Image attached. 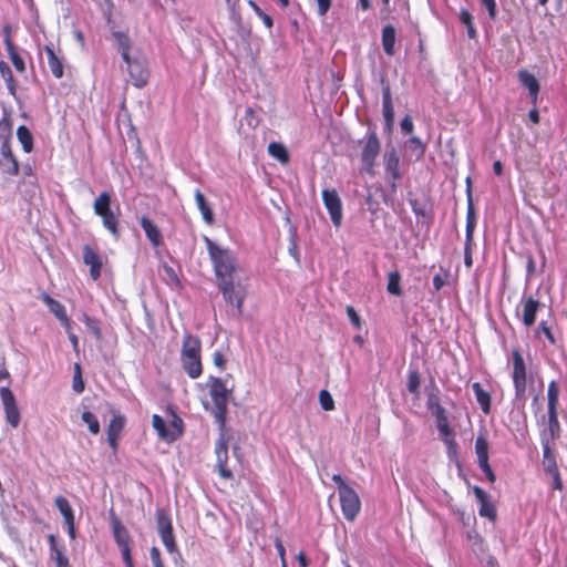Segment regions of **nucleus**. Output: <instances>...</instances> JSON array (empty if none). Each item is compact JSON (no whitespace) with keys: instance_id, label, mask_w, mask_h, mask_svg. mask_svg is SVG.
Segmentation results:
<instances>
[{"instance_id":"6ab92c4d","label":"nucleus","mask_w":567,"mask_h":567,"mask_svg":"<svg viewBox=\"0 0 567 567\" xmlns=\"http://www.w3.org/2000/svg\"><path fill=\"white\" fill-rule=\"evenodd\" d=\"M0 165L2 171L9 175L14 176L19 173V164L8 142H4L1 146Z\"/></svg>"},{"instance_id":"603ef678","label":"nucleus","mask_w":567,"mask_h":567,"mask_svg":"<svg viewBox=\"0 0 567 567\" xmlns=\"http://www.w3.org/2000/svg\"><path fill=\"white\" fill-rule=\"evenodd\" d=\"M318 6V13L324 16L331 7V0H316Z\"/></svg>"},{"instance_id":"5fc2aeb1","label":"nucleus","mask_w":567,"mask_h":567,"mask_svg":"<svg viewBox=\"0 0 567 567\" xmlns=\"http://www.w3.org/2000/svg\"><path fill=\"white\" fill-rule=\"evenodd\" d=\"M481 2L487 8L489 17L494 18L496 14V2L495 0H481Z\"/></svg>"},{"instance_id":"393cba45","label":"nucleus","mask_w":567,"mask_h":567,"mask_svg":"<svg viewBox=\"0 0 567 567\" xmlns=\"http://www.w3.org/2000/svg\"><path fill=\"white\" fill-rule=\"evenodd\" d=\"M396 32L392 25H385L382 30V47L388 55H393L395 52Z\"/></svg>"},{"instance_id":"bb28decb","label":"nucleus","mask_w":567,"mask_h":567,"mask_svg":"<svg viewBox=\"0 0 567 567\" xmlns=\"http://www.w3.org/2000/svg\"><path fill=\"white\" fill-rule=\"evenodd\" d=\"M44 51L48 56V65L51 71V73L56 78L60 79L63 76V64L62 61L56 56L52 48L45 47Z\"/></svg>"},{"instance_id":"774afa93","label":"nucleus","mask_w":567,"mask_h":567,"mask_svg":"<svg viewBox=\"0 0 567 567\" xmlns=\"http://www.w3.org/2000/svg\"><path fill=\"white\" fill-rule=\"evenodd\" d=\"M529 120L534 123V124H538L539 123V113L537 111V109H533L529 114Z\"/></svg>"},{"instance_id":"c03bdc74","label":"nucleus","mask_w":567,"mask_h":567,"mask_svg":"<svg viewBox=\"0 0 567 567\" xmlns=\"http://www.w3.org/2000/svg\"><path fill=\"white\" fill-rule=\"evenodd\" d=\"M548 430L553 437L559 434V422L557 412H548Z\"/></svg>"},{"instance_id":"7ed1b4c3","label":"nucleus","mask_w":567,"mask_h":567,"mask_svg":"<svg viewBox=\"0 0 567 567\" xmlns=\"http://www.w3.org/2000/svg\"><path fill=\"white\" fill-rule=\"evenodd\" d=\"M209 394L214 402V408L212 409V413L214 414L216 421L224 426L225 416L228 405V396L230 391L227 389L225 382L218 378L209 379Z\"/></svg>"},{"instance_id":"f8f14e48","label":"nucleus","mask_w":567,"mask_h":567,"mask_svg":"<svg viewBox=\"0 0 567 567\" xmlns=\"http://www.w3.org/2000/svg\"><path fill=\"white\" fill-rule=\"evenodd\" d=\"M157 528L161 539L164 546L166 547L167 551L175 553L177 548L173 535L172 523L169 517L166 516L164 513H159L157 516Z\"/></svg>"},{"instance_id":"e433bc0d","label":"nucleus","mask_w":567,"mask_h":567,"mask_svg":"<svg viewBox=\"0 0 567 567\" xmlns=\"http://www.w3.org/2000/svg\"><path fill=\"white\" fill-rule=\"evenodd\" d=\"M0 74L7 83L10 94L14 95L16 94V82L13 80L12 72H11L9 65L3 61L0 62Z\"/></svg>"},{"instance_id":"f03ea898","label":"nucleus","mask_w":567,"mask_h":567,"mask_svg":"<svg viewBox=\"0 0 567 567\" xmlns=\"http://www.w3.org/2000/svg\"><path fill=\"white\" fill-rule=\"evenodd\" d=\"M182 364L189 378L196 379L202 374L200 342L189 334L183 340Z\"/></svg>"},{"instance_id":"b1692460","label":"nucleus","mask_w":567,"mask_h":567,"mask_svg":"<svg viewBox=\"0 0 567 567\" xmlns=\"http://www.w3.org/2000/svg\"><path fill=\"white\" fill-rule=\"evenodd\" d=\"M538 306V301L533 298H527L523 301V322L527 327L534 324Z\"/></svg>"},{"instance_id":"ddd939ff","label":"nucleus","mask_w":567,"mask_h":567,"mask_svg":"<svg viewBox=\"0 0 567 567\" xmlns=\"http://www.w3.org/2000/svg\"><path fill=\"white\" fill-rule=\"evenodd\" d=\"M113 534L116 544L121 548L123 561H131V537L127 529L118 520H113Z\"/></svg>"},{"instance_id":"6e6552de","label":"nucleus","mask_w":567,"mask_h":567,"mask_svg":"<svg viewBox=\"0 0 567 567\" xmlns=\"http://www.w3.org/2000/svg\"><path fill=\"white\" fill-rule=\"evenodd\" d=\"M0 396L4 410L6 421L12 427H17L20 423V411L12 391L8 386L1 388Z\"/></svg>"},{"instance_id":"f704fd0d","label":"nucleus","mask_w":567,"mask_h":567,"mask_svg":"<svg viewBox=\"0 0 567 567\" xmlns=\"http://www.w3.org/2000/svg\"><path fill=\"white\" fill-rule=\"evenodd\" d=\"M383 115L386 121L388 127L392 126L394 118V111L391 102V94L389 89L383 92Z\"/></svg>"},{"instance_id":"a19ab883","label":"nucleus","mask_w":567,"mask_h":567,"mask_svg":"<svg viewBox=\"0 0 567 567\" xmlns=\"http://www.w3.org/2000/svg\"><path fill=\"white\" fill-rule=\"evenodd\" d=\"M82 421L87 425L92 434L96 435L100 433V423L93 413L89 411L83 412Z\"/></svg>"},{"instance_id":"0e129e2a","label":"nucleus","mask_w":567,"mask_h":567,"mask_svg":"<svg viewBox=\"0 0 567 567\" xmlns=\"http://www.w3.org/2000/svg\"><path fill=\"white\" fill-rule=\"evenodd\" d=\"M69 339L72 343V347L74 349V351H79V339L78 337L72 332V331H69Z\"/></svg>"},{"instance_id":"aec40b11","label":"nucleus","mask_w":567,"mask_h":567,"mask_svg":"<svg viewBox=\"0 0 567 567\" xmlns=\"http://www.w3.org/2000/svg\"><path fill=\"white\" fill-rule=\"evenodd\" d=\"M125 419L122 415H114L107 427V441L111 447L115 451L117 449V440L124 427Z\"/></svg>"},{"instance_id":"e2e57ef3","label":"nucleus","mask_w":567,"mask_h":567,"mask_svg":"<svg viewBox=\"0 0 567 567\" xmlns=\"http://www.w3.org/2000/svg\"><path fill=\"white\" fill-rule=\"evenodd\" d=\"M477 462H478L480 467L484 471L485 474L492 470L488 464V457L478 458Z\"/></svg>"},{"instance_id":"4d7b16f0","label":"nucleus","mask_w":567,"mask_h":567,"mask_svg":"<svg viewBox=\"0 0 567 567\" xmlns=\"http://www.w3.org/2000/svg\"><path fill=\"white\" fill-rule=\"evenodd\" d=\"M410 145H411V147L417 150L420 154H423L424 146H423L422 142L420 141V138L411 137L410 138Z\"/></svg>"},{"instance_id":"473e14b6","label":"nucleus","mask_w":567,"mask_h":567,"mask_svg":"<svg viewBox=\"0 0 567 567\" xmlns=\"http://www.w3.org/2000/svg\"><path fill=\"white\" fill-rule=\"evenodd\" d=\"M559 396V385L556 381H551L547 390L548 412H557Z\"/></svg>"},{"instance_id":"58836bf2","label":"nucleus","mask_w":567,"mask_h":567,"mask_svg":"<svg viewBox=\"0 0 567 567\" xmlns=\"http://www.w3.org/2000/svg\"><path fill=\"white\" fill-rule=\"evenodd\" d=\"M460 21L466 27L467 35L471 39L476 37V30L473 25V16L466 10L462 9L458 14Z\"/></svg>"},{"instance_id":"69168bd1","label":"nucleus","mask_w":567,"mask_h":567,"mask_svg":"<svg viewBox=\"0 0 567 567\" xmlns=\"http://www.w3.org/2000/svg\"><path fill=\"white\" fill-rule=\"evenodd\" d=\"M68 527V533L71 538H75V526H74V519L64 522Z\"/></svg>"},{"instance_id":"4be33fe9","label":"nucleus","mask_w":567,"mask_h":567,"mask_svg":"<svg viewBox=\"0 0 567 567\" xmlns=\"http://www.w3.org/2000/svg\"><path fill=\"white\" fill-rule=\"evenodd\" d=\"M141 226L143 228V230L145 231V235L150 239V241L155 247H158L162 244L163 238H162V234H161L159 229L157 228V226L145 216L141 218Z\"/></svg>"},{"instance_id":"2eb2a0df","label":"nucleus","mask_w":567,"mask_h":567,"mask_svg":"<svg viewBox=\"0 0 567 567\" xmlns=\"http://www.w3.org/2000/svg\"><path fill=\"white\" fill-rule=\"evenodd\" d=\"M473 492L475 494L477 502L481 505L480 511H478L480 515L482 517L488 518L489 520H495L496 519V509H495L494 504L491 501V496L478 486H475L473 488Z\"/></svg>"},{"instance_id":"680f3d73","label":"nucleus","mask_w":567,"mask_h":567,"mask_svg":"<svg viewBox=\"0 0 567 567\" xmlns=\"http://www.w3.org/2000/svg\"><path fill=\"white\" fill-rule=\"evenodd\" d=\"M477 462H478L480 467L484 471L485 474L492 470L488 464V457L478 458Z\"/></svg>"},{"instance_id":"0eeeda50","label":"nucleus","mask_w":567,"mask_h":567,"mask_svg":"<svg viewBox=\"0 0 567 567\" xmlns=\"http://www.w3.org/2000/svg\"><path fill=\"white\" fill-rule=\"evenodd\" d=\"M513 382L515 386L516 396L523 399L526 392V368L522 354L515 350L513 351Z\"/></svg>"},{"instance_id":"79ce46f5","label":"nucleus","mask_w":567,"mask_h":567,"mask_svg":"<svg viewBox=\"0 0 567 567\" xmlns=\"http://www.w3.org/2000/svg\"><path fill=\"white\" fill-rule=\"evenodd\" d=\"M319 402L324 411H332L334 409V400L327 390L319 392Z\"/></svg>"},{"instance_id":"cd10ccee","label":"nucleus","mask_w":567,"mask_h":567,"mask_svg":"<svg viewBox=\"0 0 567 567\" xmlns=\"http://www.w3.org/2000/svg\"><path fill=\"white\" fill-rule=\"evenodd\" d=\"M113 37L116 40L117 47L122 52V58L124 61H128L130 49H131V39L123 31H114Z\"/></svg>"},{"instance_id":"39448f33","label":"nucleus","mask_w":567,"mask_h":567,"mask_svg":"<svg viewBox=\"0 0 567 567\" xmlns=\"http://www.w3.org/2000/svg\"><path fill=\"white\" fill-rule=\"evenodd\" d=\"M217 285L226 302L235 305L237 310L241 312L247 292L245 285L240 281L235 282L233 277L221 279Z\"/></svg>"},{"instance_id":"c9c22d12","label":"nucleus","mask_w":567,"mask_h":567,"mask_svg":"<svg viewBox=\"0 0 567 567\" xmlns=\"http://www.w3.org/2000/svg\"><path fill=\"white\" fill-rule=\"evenodd\" d=\"M54 503H55V506L58 507V509L60 511V513L62 514L64 522L74 519L72 507L65 497L58 496V497H55Z\"/></svg>"},{"instance_id":"4468645a","label":"nucleus","mask_w":567,"mask_h":567,"mask_svg":"<svg viewBox=\"0 0 567 567\" xmlns=\"http://www.w3.org/2000/svg\"><path fill=\"white\" fill-rule=\"evenodd\" d=\"M127 64V71L133 81V84L136 87H143L148 80V71L145 66L144 61L132 59L128 56V61H125Z\"/></svg>"},{"instance_id":"1a4fd4ad","label":"nucleus","mask_w":567,"mask_h":567,"mask_svg":"<svg viewBox=\"0 0 567 567\" xmlns=\"http://www.w3.org/2000/svg\"><path fill=\"white\" fill-rule=\"evenodd\" d=\"M322 200L330 214L332 224L337 228L340 227L342 223V204L339 195L334 189H323Z\"/></svg>"},{"instance_id":"dca6fc26","label":"nucleus","mask_w":567,"mask_h":567,"mask_svg":"<svg viewBox=\"0 0 567 567\" xmlns=\"http://www.w3.org/2000/svg\"><path fill=\"white\" fill-rule=\"evenodd\" d=\"M436 426L440 433V437L443 440V442L446 444L447 449L454 450L456 446L455 440H454V433L453 430L450 427L447 417L444 414L443 410H439L436 413Z\"/></svg>"},{"instance_id":"9d476101","label":"nucleus","mask_w":567,"mask_h":567,"mask_svg":"<svg viewBox=\"0 0 567 567\" xmlns=\"http://www.w3.org/2000/svg\"><path fill=\"white\" fill-rule=\"evenodd\" d=\"M215 454L217 462V470L223 478L229 480L233 477L231 471L227 467L228 462V439L225 434H220L215 445Z\"/></svg>"},{"instance_id":"a878e982","label":"nucleus","mask_w":567,"mask_h":567,"mask_svg":"<svg viewBox=\"0 0 567 567\" xmlns=\"http://www.w3.org/2000/svg\"><path fill=\"white\" fill-rule=\"evenodd\" d=\"M399 162V156L395 152L389 153L385 157V168L386 173L392 178V188H395V182L400 178Z\"/></svg>"},{"instance_id":"5701e85b","label":"nucleus","mask_w":567,"mask_h":567,"mask_svg":"<svg viewBox=\"0 0 567 567\" xmlns=\"http://www.w3.org/2000/svg\"><path fill=\"white\" fill-rule=\"evenodd\" d=\"M194 196H195V202H196L197 208L200 212L204 221L207 225H212L214 223V213H213L210 206L208 205V203L206 202L204 194L197 189L195 192Z\"/></svg>"},{"instance_id":"3c124183","label":"nucleus","mask_w":567,"mask_h":567,"mask_svg":"<svg viewBox=\"0 0 567 567\" xmlns=\"http://www.w3.org/2000/svg\"><path fill=\"white\" fill-rule=\"evenodd\" d=\"M150 555H151V560H152L154 567L164 566L163 561L161 559L159 550L157 547H152Z\"/></svg>"},{"instance_id":"c85d7f7f","label":"nucleus","mask_w":567,"mask_h":567,"mask_svg":"<svg viewBox=\"0 0 567 567\" xmlns=\"http://www.w3.org/2000/svg\"><path fill=\"white\" fill-rule=\"evenodd\" d=\"M152 425L154 430L157 432L159 439L166 442H171L169 436L172 435L169 434L168 424H166V422L158 414L153 415Z\"/></svg>"},{"instance_id":"8fccbe9b","label":"nucleus","mask_w":567,"mask_h":567,"mask_svg":"<svg viewBox=\"0 0 567 567\" xmlns=\"http://www.w3.org/2000/svg\"><path fill=\"white\" fill-rule=\"evenodd\" d=\"M250 6L254 8L255 12L260 17V19L262 20L265 25L267 28H271L272 27V19L268 14L262 12L254 2H250Z\"/></svg>"},{"instance_id":"a18cd8bd","label":"nucleus","mask_w":567,"mask_h":567,"mask_svg":"<svg viewBox=\"0 0 567 567\" xmlns=\"http://www.w3.org/2000/svg\"><path fill=\"white\" fill-rule=\"evenodd\" d=\"M75 369V374H74V378H73V390L76 392V393H81L83 392L84 390V382L82 380V377H81V368L79 364H75L74 367Z\"/></svg>"},{"instance_id":"c756f323","label":"nucleus","mask_w":567,"mask_h":567,"mask_svg":"<svg viewBox=\"0 0 567 567\" xmlns=\"http://www.w3.org/2000/svg\"><path fill=\"white\" fill-rule=\"evenodd\" d=\"M42 300L43 302L48 306V308L50 309V311L60 320V319H64V317L66 316V311H65V308L64 306L59 302L58 300L51 298L49 295H43L42 296Z\"/></svg>"},{"instance_id":"de8ad7c7","label":"nucleus","mask_w":567,"mask_h":567,"mask_svg":"<svg viewBox=\"0 0 567 567\" xmlns=\"http://www.w3.org/2000/svg\"><path fill=\"white\" fill-rule=\"evenodd\" d=\"M347 315H348L349 320L355 328L361 327V319L353 307H351V306L347 307Z\"/></svg>"},{"instance_id":"f3484780","label":"nucleus","mask_w":567,"mask_h":567,"mask_svg":"<svg viewBox=\"0 0 567 567\" xmlns=\"http://www.w3.org/2000/svg\"><path fill=\"white\" fill-rule=\"evenodd\" d=\"M517 78L522 86L528 91L532 103L536 105L539 93V82L537 78L527 70H519Z\"/></svg>"},{"instance_id":"49530a36","label":"nucleus","mask_w":567,"mask_h":567,"mask_svg":"<svg viewBox=\"0 0 567 567\" xmlns=\"http://www.w3.org/2000/svg\"><path fill=\"white\" fill-rule=\"evenodd\" d=\"M420 386V377L416 371H411L409 373V380H408V390L411 393H416L417 389Z\"/></svg>"},{"instance_id":"a211bd4d","label":"nucleus","mask_w":567,"mask_h":567,"mask_svg":"<svg viewBox=\"0 0 567 567\" xmlns=\"http://www.w3.org/2000/svg\"><path fill=\"white\" fill-rule=\"evenodd\" d=\"M83 261L86 266H90L91 278L93 280H97L101 276V269L103 266L100 255L90 246H84Z\"/></svg>"},{"instance_id":"37998d69","label":"nucleus","mask_w":567,"mask_h":567,"mask_svg":"<svg viewBox=\"0 0 567 567\" xmlns=\"http://www.w3.org/2000/svg\"><path fill=\"white\" fill-rule=\"evenodd\" d=\"M475 451H476L477 460L488 457V444H487V441L483 436H480L476 439Z\"/></svg>"},{"instance_id":"13d9d810","label":"nucleus","mask_w":567,"mask_h":567,"mask_svg":"<svg viewBox=\"0 0 567 567\" xmlns=\"http://www.w3.org/2000/svg\"><path fill=\"white\" fill-rule=\"evenodd\" d=\"M445 285V278L441 275H435L433 278V287L439 291Z\"/></svg>"},{"instance_id":"7c9ffc66","label":"nucleus","mask_w":567,"mask_h":567,"mask_svg":"<svg viewBox=\"0 0 567 567\" xmlns=\"http://www.w3.org/2000/svg\"><path fill=\"white\" fill-rule=\"evenodd\" d=\"M17 136L23 147V151L25 153H30L33 148V137L31 132L22 125L18 127Z\"/></svg>"},{"instance_id":"423d86ee","label":"nucleus","mask_w":567,"mask_h":567,"mask_svg":"<svg viewBox=\"0 0 567 567\" xmlns=\"http://www.w3.org/2000/svg\"><path fill=\"white\" fill-rule=\"evenodd\" d=\"M338 494L343 516L346 519L353 522L361 509V502L358 494L350 486H342Z\"/></svg>"},{"instance_id":"864d4df0","label":"nucleus","mask_w":567,"mask_h":567,"mask_svg":"<svg viewBox=\"0 0 567 567\" xmlns=\"http://www.w3.org/2000/svg\"><path fill=\"white\" fill-rule=\"evenodd\" d=\"M401 130L406 133V134H410L412 133L413 131V122L411 120L410 116H405L402 121H401Z\"/></svg>"},{"instance_id":"412c9836","label":"nucleus","mask_w":567,"mask_h":567,"mask_svg":"<svg viewBox=\"0 0 567 567\" xmlns=\"http://www.w3.org/2000/svg\"><path fill=\"white\" fill-rule=\"evenodd\" d=\"M4 33H6V39H4L6 48H7V51H8L11 62H12L14 69L19 73H24L25 72V63H24L23 59L18 54V52L16 51V49L13 47V43L10 38V28L9 27L4 28Z\"/></svg>"},{"instance_id":"052dcab7","label":"nucleus","mask_w":567,"mask_h":567,"mask_svg":"<svg viewBox=\"0 0 567 567\" xmlns=\"http://www.w3.org/2000/svg\"><path fill=\"white\" fill-rule=\"evenodd\" d=\"M473 229H474V224L471 219L467 220V226H466V243L470 244L472 241V237H473Z\"/></svg>"},{"instance_id":"f257e3e1","label":"nucleus","mask_w":567,"mask_h":567,"mask_svg":"<svg viewBox=\"0 0 567 567\" xmlns=\"http://www.w3.org/2000/svg\"><path fill=\"white\" fill-rule=\"evenodd\" d=\"M204 241L207 246L217 281L231 278L238 270L235 254L230 249L217 245L208 237H204Z\"/></svg>"},{"instance_id":"72a5a7b5","label":"nucleus","mask_w":567,"mask_h":567,"mask_svg":"<svg viewBox=\"0 0 567 567\" xmlns=\"http://www.w3.org/2000/svg\"><path fill=\"white\" fill-rule=\"evenodd\" d=\"M473 388V391L475 393V396H476V400L477 402L480 403L482 410L485 412V413H488L489 412V404H491V398H489V394L487 392H485L483 390V388L481 386L480 383H474L472 385Z\"/></svg>"},{"instance_id":"ea45409f","label":"nucleus","mask_w":567,"mask_h":567,"mask_svg":"<svg viewBox=\"0 0 567 567\" xmlns=\"http://www.w3.org/2000/svg\"><path fill=\"white\" fill-rule=\"evenodd\" d=\"M168 430H169V434L172 436L171 437V442L175 441L176 439H178L182 433H183V421L181 417H178L177 415L173 414L172 416V420L168 424Z\"/></svg>"},{"instance_id":"2f4dec72","label":"nucleus","mask_w":567,"mask_h":567,"mask_svg":"<svg viewBox=\"0 0 567 567\" xmlns=\"http://www.w3.org/2000/svg\"><path fill=\"white\" fill-rule=\"evenodd\" d=\"M268 152L274 158L278 159L282 164H286L289 161L288 151L285 145L280 143H270L268 146Z\"/></svg>"},{"instance_id":"9b49d317","label":"nucleus","mask_w":567,"mask_h":567,"mask_svg":"<svg viewBox=\"0 0 567 567\" xmlns=\"http://www.w3.org/2000/svg\"><path fill=\"white\" fill-rule=\"evenodd\" d=\"M380 152V142L374 133L368 136L365 145L362 150V162L364 164V169L369 174H373V167L375 164V159Z\"/></svg>"},{"instance_id":"338daca9","label":"nucleus","mask_w":567,"mask_h":567,"mask_svg":"<svg viewBox=\"0 0 567 567\" xmlns=\"http://www.w3.org/2000/svg\"><path fill=\"white\" fill-rule=\"evenodd\" d=\"M332 480H333V482H336V483L338 484V493H340V491H341V487H342V486H349V485H348V484L342 480V477H341L340 475H338V474H334V475L332 476Z\"/></svg>"},{"instance_id":"4c0bfd02","label":"nucleus","mask_w":567,"mask_h":567,"mask_svg":"<svg viewBox=\"0 0 567 567\" xmlns=\"http://www.w3.org/2000/svg\"><path fill=\"white\" fill-rule=\"evenodd\" d=\"M401 276L398 271L390 272L388 275V291L391 295L400 296L402 293L401 287H400Z\"/></svg>"},{"instance_id":"09e8293b","label":"nucleus","mask_w":567,"mask_h":567,"mask_svg":"<svg viewBox=\"0 0 567 567\" xmlns=\"http://www.w3.org/2000/svg\"><path fill=\"white\" fill-rule=\"evenodd\" d=\"M82 320L87 327V329H90L95 336H100V328L95 320L90 318L87 315H83Z\"/></svg>"},{"instance_id":"20e7f679","label":"nucleus","mask_w":567,"mask_h":567,"mask_svg":"<svg viewBox=\"0 0 567 567\" xmlns=\"http://www.w3.org/2000/svg\"><path fill=\"white\" fill-rule=\"evenodd\" d=\"M94 213L102 218L103 226L114 236H118V215L120 209L111 208V195L106 192L101 193L93 204Z\"/></svg>"},{"instance_id":"bf43d9fd","label":"nucleus","mask_w":567,"mask_h":567,"mask_svg":"<svg viewBox=\"0 0 567 567\" xmlns=\"http://www.w3.org/2000/svg\"><path fill=\"white\" fill-rule=\"evenodd\" d=\"M275 546L277 548L278 555L281 558L282 564L285 565V554H286V550H285V547H284V545H282V543H281V540L279 538H276Z\"/></svg>"},{"instance_id":"6e6d98bb","label":"nucleus","mask_w":567,"mask_h":567,"mask_svg":"<svg viewBox=\"0 0 567 567\" xmlns=\"http://www.w3.org/2000/svg\"><path fill=\"white\" fill-rule=\"evenodd\" d=\"M214 363L216 367H218L220 370H224L225 369V363H226V360L223 355L221 352H215L214 353Z\"/></svg>"}]
</instances>
